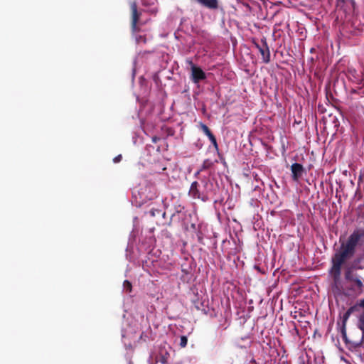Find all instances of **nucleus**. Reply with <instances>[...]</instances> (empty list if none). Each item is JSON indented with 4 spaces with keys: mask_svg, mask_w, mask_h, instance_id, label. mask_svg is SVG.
I'll return each mask as SVG.
<instances>
[{
    "mask_svg": "<svg viewBox=\"0 0 364 364\" xmlns=\"http://www.w3.org/2000/svg\"><path fill=\"white\" fill-rule=\"evenodd\" d=\"M346 324L347 323H342L341 327L342 339L349 350L356 351L364 343V321H358V328L352 329L349 335H347Z\"/></svg>",
    "mask_w": 364,
    "mask_h": 364,
    "instance_id": "1",
    "label": "nucleus"
},
{
    "mask_svg": "<svg viewBox=\"0 0 364 364\" xmlns=\"http://www.w3.org/2000/svg\"><path fill=\"white\" fill-rule=\"evenodd\" d=\"M340 243L339 249L331 257V267L342 269L343 264L355 255L356 247L348 237L346 241L340 238Z\"/></svg>",
    "mask_w": 364,
    "mask_h": 364,
    "instance_id": "2",
    "label": "nucleus"
},
{
    "mask_svg": "<svg viewBox=\"0 0 364 364\" xmlns=\"http://www.w3.org/2000/svg\"><path fill=\"white\" fill-rule=\"evenodd\" d=\"M344 277L348 283L346 287L348 296L354 297L362 295L364 292V278L355 272H351L350 270H345Z\"/></svg>",
    "mask_w": 364,
    "mask_h": 364,
    "instance_id": "3",
    "label": "nucleus"
},
{
    "mask_svg": "<svg viewBox=\"0 0 364 364\" xmlns=\"http://www.w3.org/2000/svg\"><path fill=\"white\" fill-rule=\"evenodd\" d=\"M131 10V31L132 33H139L141 31V26L146 24V21H141L140 17L141 11L138 10L136 1L129 3Z\"/></svg>",
    "mask_w": 364,
    "mask_h": 364,
    "instance_id": "4",
    "label": "nucleus"
},
{
    "mask_svg": "<svg viewBox=\"0 0 364 364\" xmlns=\"http://www.w3.org/2000/svg\"><path fill=\"white\" fill-rule=\"evenodd\" d=\"M253 43L261 54L262 61L264 63H269L270 62V52L266 38H262L260 42L254 41Z\"/></svg>",
    "mask_w": 364,
    "mask_h": 364,
    "instance_id": "5",
    "label": "nucleus"
},
{
    "mask_svg": "<svg viewBox=\"0 0 364 364\" xmlns=\"http://www.w3.org/2000/svg\"><path fill=\"white\" fill-rule=\"evenodd\" d=\"M341 271L342 269H338L332 267H331L328 270L329 275L332 279V288L339 291L342 290Z\"/></svg>",
    "mask_w": 364,
    "mask_h": 364,
    "instance_id": "6",
    "label": "nucleus"
},
{
    "mask_svg": "<svg viewBox=\"0 0 364 364\" xmlns=\"http://www.w3.org/2000/svg\"><path fill=\"white\" fill-rule=\"evenodd\" d=\"M188 64L191 70V79L194 83H198L206 78V74L200 67L196 66L191 60L188 61Z\"/></svg>",
    "mask_w": 364,
    "mask_h": 364,
    "instance_id": "7",
    "label": "nucleus"
},
{
    "mask_svg": "<svg viewBox=\"0 0 364 364\" xmlns=\"http://www.w3.org/2000/svg\"><path fill=\"white\" fill-rule=\"evenodd\" d=\"M192 1L210 11H217L220 7L219 0H192Z\"/></svg>",
    "mask_w": 364,
    "mask_h": 364,
    "instance_id": "8",
    "label": "nucleus"
},
{
    "mask_svg": "<svg viewBox=\"0 0 364 364\" xmlns=\"http://www.w3.org/2000/svg\"><path fill=\"white\" fill-rule=\"evenodd\" d=\"M291 171L292 173V179L294 181H298L304 173V168L301 164L294 163L291 166Z\"/></svg>",
    "mask_w": 364,
    "mask_h": 364,
    "instance_id": "9",
    "label": "nucleus"
},
{
    "mask_svg": "<svg viewBox=\"0 0 364 364\" xmlns=\"http://www.w3.org/2000/svg\"><path fill=\"white\" fill-rule=\"evenodd\" d=\"M350 241L358 246L359 242L361 240L364 242V230H355L348 237Z\"/></svg>",
    "mask_w": 364,
    "mask_h": 364,
    "instance_id": "10",
    "label": "nucleus"
},
{
    "mask_svg": "<svg viewBox=\"0 0 364 364\" xmlns=\"http://www.w3.org/2000/svg\"><path fill=\"white\" fill-rule=\"evenodd\" d=\"M360 311V307L359 306V302H357L355 305L350 306L343 315L341 319L342 323H347L350 315L359 313Z\"/></svg>",
    "mask_w": 364,
    "mask_h": 364,
    "instance_id": "11",
    "label": "nucleus"
},
{
    "mask_svg": "<svg viewBox=\"0 0 364 364\" xmlns=\"http://www.w3.org/2000/svg\"><path fill=\"white\" fill-rule=\"evenodd\" d=\"M364 269V265L362 264V258H355L352 262L351 265L347 267L345 270H350L351 272H354L355 270H362Z\"/></svg>",
    "mask_w": 364,
    "mask_h": 364,
    "instance_id": "12",
    "label": "nucleus"
},
{
    "mask_svg": "<svg viewBox=\"0 0 364 364\" xmlns=\"http://www.w3.org/2000/svg\"><path fill=\"white\" fill-rule=\"evenodd\" d=\"M198 186H199L198 183L197 181H193L191 183V186L190 188L189 193L191 196H193L195 198H200V193H199V191L198 189Z\"/></svg>",
    "mask_w": 364,
    "mask_h": 364,
    "instance_id": "13",
    "label": "nucleus"
},
{
    "mask_svg": "<svg viewBox=\"0 0 364 364\" xmlns=\"http://www.w3.org/2000/svg\"><path fill=\"white\" fill-rule=\"evenodd\" d=\"M213 165V161L211 160H210V159L204 160L203 162V164L201 166V168L197 172L196 174H198L200 173V171H202L207 170V169L210 168Z\"/></svg>",
    "mask_w": 364,
    "mask_h": 364,
    "instance_id": "14",
    "label": "nucleus"
},
{
    "mask_svg": "<svg viewBox=\"0 0 364 364\" xmlns=\"http://www.w3.org/2000/svg\"><path fill=\"white\" fill-rule=\"evenodd\" d=\"M132 35L134 36L135 41L136 43L140 44L143 43L145 44L146 43V38L144 35H139L138 33H132Z\"/></svg>",
    "mask_w": 364,
    "mask_h": 364,
    "instance_id": "15",
    "label": "nucleus"
},
{
    "mask_svg": "<svg viewBox=\"0 0 364 364\" xmlns=\"http://www.w3.org/2000/svg\"><path fill=\"white\" fill-rule=\"evenodd\" d=\"M201 129L208 138L213 134L208 127L204 124H201Z\"/></svg>",
    "mask_w": 364,
    "mask_h": 364,
    "instance_id": "16",
    "label": "nucleus"
},
{
    "mask_svg": "<svg viewBox=\"0 0 364 364\" xmlns=\"http://www.w3.org/2000/svg\"><path fill=\"white\" fill-rule=\"evenodd\" d=\"M156 2L157 0H141V4L145 7L153 6Z\"/></svg>",
    "mask_w": 364,
    "mask_h": 364,
    "instance_id": "17",
    "label": "nucleus"
},
{
    "mask_svg": "<svg viewBox=\"0 0 364 364\" xmlns=\"http://www.w3.org/2000/svg\"><path fill=\"white\" fill-rule=\"evenodd\" d=\"M358 302L360 309H363V311L361 314H359L358 321H360L361 320L364 321V299L360 300Z\"/></svg>",
    "mask_w": 364,
    "mask_h": 364,
    "instance_id": "18",
    "label": "nucleus"
},
{
    "mask_svg": "<svg viewBox=\"0 0 364 364\" xmlns=\"http://www.w3.org/2000/svg\"><path fill=\"white\" fill-rule=\"evenodd\" d=\"M123 287H124V289L127 291V292H131L132 290V283L128 281V280H124V282H123Z\"/></svg>",
    "mask_w": 364,
    "mask_h": 364,
    "instance_id": "19",
    "label": "nucleus"
},
{
    "mask_svg": "<svg viewBox=\"0 0 364 364\" xmlns=\"http://www.w3.org/2000/svg\"><path fill=\"white\" fill-rule=\"evenodd\" d=\"M208 139H210L215 150L218 151L219 150V148L215 136L213 134Z\"/></svg>",
    "mask_w": 364,
    "mask_h": 364,
    "instance_id": "20",
    "label": "nucleus"
},
{
    "mask_svg": "<svg viewBox=\"0 0 364 364\" xmlns=\"http://www.w3.org/2000/svg\"><path fill=\"white\" fill-rule=\"evenodd\" d=\"M159 11L158 7L154 5L153 6H149L146 11L151 14L156 15Z\"/></svg>",
    "mask_w": 364,
    "mask_h": 364,
    "instance_id": "21",
    "label": "nucleus"
},
{
    "mask_svg": "<svg viewBox=\"0 0 364 364\" xmlns=\"http://www.w3.org/2000/svg\"><path fill=\"white\" fill-rule=\"evenodd\" d=\"M188 338L186 336H181L180 338V346L185 348L187 346Z\"/></svg>",
    "mask_w": 364,
    "mask_h": 364,
    "instance_id": "22",
    "label": "nucleus"
},
{
    "mask_svg": "<svg viewBox=\"0 0 364 364\" xmlns=\"http://www.w3.org/2000/svg\"><path fill=\"white\" fill-rule=\"evenodd\" d=\"M168 355V353H166V355H164L160 358V362L163 364H166L168 362V358L167 355Z\"/></svg>",
    "mask_w": 364,
    "mask_h": 364,
    "instance_id": "23",
    "label": "nucleus"
},
{
    "mask_svg": "<svg viewBox=\"0 0 364 364\" xmlns=\"http://www.w3.org/2000/svg\"><path fill=\"white\" fill-rule=\"evenodd\" d=\"M122 156L121 154H119V155H118V156H117L116 157L114 158L113 161L114 163H118V162H119L122 160Z\"/></svg>",
    "mask_w": 364,
    "mask_h": 364,
    "instance_id": "24",
    "label": "nucleus"
},
{
    "mask_svg": "<svg viewBox=\"0 0 364 364\" xmlns=\"http://www.w3.org/2000/svg\"><path fill=\"white\" fill-rule=\"evenodd\" d=\"M160 138L156 136H154L152 138H151V141L152 142L154 143H156L158 141H159Z\"/></svg>",
    "mask_w": 364,
    "mask_h": 364,
    "instance_id": "25",
    "label": "nucleus"
},
{
    "mask_svg": "<svg viewBox=\"0 0 364 364\" xmlns=\"http://www.w3.org/2000/svg\"><path fill=\"white\" fill-rule=\"evenodd\" d=\"M150 214H151V216H153V217H154V216H155V215H156L155 210H153V209H152V210H151V211H150Z\"/></svg>",
    "mask_w": 364,
    "mask_h": 364,
    "instance_id": "26",
    "label": "nucleus"
},
{
    "mask_svg": "<svg viewBox=\"0 0 364 364\" xmlns=\"http://www.w3.org/2000/svg\"><path fill=\"white\" fill-rule=\"evenodd\" d=\"M140 338V339H141V340L146 341V340H145V338H144V333H142L141 334V336H140V338Z\"/></svg>",
    "mask_w": 364,
    "mask_h": 364,
    "instance_id": "27",
    "label": "nucleus"
},
{
    "mask_svg": "<svg viewBox=\"0 0 364 364\" xmlns=\"http://www.w3.org/2000/svg\"><path fill=\"white\" fill-rule=\"evenodd\" d=\"M310 60H311V62H312V63H313V62H314V58H310Z\"/></svg>",
    "mask_w": 364,
    "mask_h": 364,
    "instance_id": "28",
    "label": "nucleus"
},
{
    "mask_svg": "<svg viewBox=\"0 0 364 364\" xmlns=\"http://www.w3.org/2000/svg\"><path fill=\"white\" fill-rule=\"evenodd\" d=\"M314 48H311V52H314Z\"/></svg>",
    "mask_w": 364,
    "mask_h": 364,
    "instance_id": "29",
    "label": "nucleus"
}]
</instances>
